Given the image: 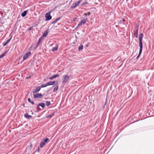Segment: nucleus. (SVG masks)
<instances>
[{
	"label": "nucleus",
	"instance_id": "nucleus-30",
	"mask_svg": "<svg viewBox=\"0 0 154 154\" xmlns=\"http://www.w3.org/2000/svg\"><path fill=\"white\" fill-rule=\"evenodd\" d=\"M61 19V17H59L57 18L55 20L57 22L58 21H59Z\"/></svg>",
	"mask_w": 154,
	"mask_h": 154
},
{
	"label": "nucleus",
	"instance_id": "nucleus-1",
	"mask_svg": "<svg viewBox=\"0 0 154 154\" xmlns=\"http://www.w3.org/2000/svg\"><path fill=\"white\" fill-rule=\"evenodd\" d=\"M143 34L142 33H141L139 35V47L140 49L139 50L142 51V48H143V45L142 42V40L143 38Z\"/></svg>",
	"mask_w": 154,
	"mask_h": 154
},
{
	"label": "nucleus",
	"instance_id": "nucleus-33",
	"mask_svg": "<svg viewBox=\"0 0 154 154\" xmlns=\"http://www.w3.org/2000/svg\"><path fill=\"white\" fill-rule=\"evenodd\" d=\"M39 106H40V103L36 105V107H39Z\"/></svg>",
	"mask_w": 154,
	"mask_h": 154
},
{
	"label": "nucleus",
	"instance_id": "nucleus-6",
	"mask_svg": "<svg viewBox=\"0 0 154 154\" xmlns=\"http://www.w3.org/2000/svg\"><path fill=\"white\" fill-rule=\"evenodd\" d=\"M50 12L46 13L45 14V17L46 20H50L52 18V16L50 15Z\"/></svg>",
	"mask_w": 154,
	"mask_h": 154
},
{
	"label": "nucleus",
	"instance_id": "nucleus-34",
	"mask_svg": "<svg viewBox=\"0 0 154 154\" xmlns=\"http://www.w3.org/2000/svg\"><path fill=\"white\" fill-rule=\"evenodd\" d=\"M87 14L86 13H85L84 14V15H85V16H87Z\"/></svg>",
	"mask_w": 154,
	"mask_h": 154
},
{
	"label": "nucleus",
	"instance_id": "nucleus-11",
	"mask_svg": "<svg viewBox=\"0 0 154 154\" xmlns=\"http://www.w3.org/2000/svg\"><path fill=\"white\" fill-rule=\"evenodd\" d=\"M59 76H60V75L59 74H57L56 75H52L51 77H50L49 78V79L50 80H52V79H54L56 78L59 77Z\"/></svg>",
	"mask_w": 154,
	"mask_h": 154
},
{
	"label": "nucleus",
	"instance_id": "nucleus-23",
	"mask_svg": "<svg viewBox=\"0 0 154 154\" xmlns=\"http://www.w3.org/2000/svg\"><path fill=\"white\" fill-rule=\"evenodd\" d=\"M40 106H41L42 108H44L45 106V104L43 103H40Z\"/></svg>",
	"mask_w": 154,
	"mask_h": 154
},
{
	"label": "nucleus",
	"instance_id": "nucleus-28",
	"mask_svg": "<svg viewBox=\"0 0 154 154\" xmlns=\"http://www.w3.org/2000/svg\"><path fill=\"white\" fill-rule=\"evenodd\" d=\"M87 3H88V2H84L82 3V5H85L87 4Z\"/></svg>",
	"mask_w": 154,
	"mask_h": 154
},
{
	"label": "nucleus",
	"instance_id": "nucleus-14",
	"mask_svg": "<svg viewBox=\"0 0 154 154\" xmlns=\"http://www.w3.org/2000/svg\"><path fill=\"white\" fill-rule=\"evenodd\" d=\"M28 11H24L21 14V16L22 17H24Z\"/></svg>",
	"mask_w": 154,
	"mask_h": 154
},
{
	"label": "nucleus",
	"instance_id": "nucleus-18",
	"mask_svg": "<svg viewBox=\"0 0 154 154\" xmlns=\"http://www.w3.org/2000/svg\"><path fill=\"white\" fill-rule=\"evenodd\" d=\"M24 116L28 119H29L31 117V116L29 115L28 114H25L24 115Z\"/></svg>",
	"mask_w": 154,
	"mask_h": 154
},
{
	"label": "nucleus",
	"instance_id": "nucleus-26",
	"mask_svg": "<svg viewBox=\"0 0 154 154\" xmlns=\"http://www.w3.org/2000/svg\"><path fill=\"white\" fill-rule=\"evenodd\" d=\"M48 86V85L47 84V83L46 84H44L43 85H41V87L42 88H44L47 87Z\"/></svg>",
	"mask_w": 154,
	"mask_h": 154
},
{
	"label": "nucleus",
	"instance_id": "nucleus-22",
	"mask_svg": "<svg viewBox=\"0 0 154 154\" xmlns=\"http://www.w3.org/2000/svg\"><path fill=\"white\" fill-rule=\"evenodd\" d=\"M28 100L29 102L32 104H34V101L33 100H31L30 98H28Z\"/></svg>",
	"mask_w": 154,
	"mask_h": 154
},
{
	"label": "nucleus",
	"instance_id": "nucleus-17",
	"mask_svg": "<svg viewBox=\"0 0 154 154\" xmlns=\"http://www.w3.org/2000/svg\"><path fill=\"white\" fill-rule=\"evenodd\" d=\"M7 52L6 51L3 53L2 55H0V58L3 57L5 56L7 53Z\"/></svg>",
	"mask_w": 154,
	"mask_h": 154
},
{
	"label": "nucleus",
	"instance_id": "nucleus-37",
	"mask_svg": "<svg viewBox=\"0 0 154 154\" xmlns=\"http://www.w3.org/2000/svg\"><path fill=\"white\" fill-rule=\"evenodd\" d=\"M90 14V12H88V15H89Z\"/></svg>",
	"mask_w": 154,
	"mask_h": 154
},
{
	"label": "nucleus",
	"instance_id": "nucleus-8",
	"mask_svg": "<svg viewBox=\"0 0 154 154\" xmlns=\"http://www.w3.org/2000/svg\"><path fill=\"white\" fill-rule=\"evenodd\" d=\"M31 53L30 52H27L25 54L23 57V62L28 57L31 55Z\"/></svg>",
	"mask_w": 154,
	"mask_h": 154
},
{
	"label": "nucleus",
	"instance_id": "nucleus-5",
	"mask_svg": "<svg viewBox=\"0 0 154 154\" xmlns=\"http://www.w3.org/2000/svg\"><path fill=\"white\" fill-rule=\"evenodd\" d=\"M82 1V0H79L78 1L76 2L75 3L72 4L71 6V8H75L79 4L81 3Z\"/></svg>",
	"mask_w": 154,
	"mask_h": 154
},
{
	"label": "nucleus",
	"instance_id": "nucleus-19",
	"mask_svg": "<svg viewBox=\"0 0 154 154\" xmlns=\"http://www.w3.org/2000/svg\"><path fill=\"white\" fill-rule=\"evenodd\" d=\"M58 88V86H57L56 87H55L54 89L53 92H55L56 91H57V90Z\"/></svg>",
	"mask_w": 154,
	"mask_h": 154
},
{
	"label": "nucleus",
	"instance_id": "nucleus-10",
	"mask_svg": "<svg viewBox=\"0 0 154 154\" xmlns=\"http://www.w3.org/2000/svg\"><path fill=\"white\" fill-rule=\"evenodd\" d=\"M41 89V88L39 87H38L36 88V89L33 90L32 92L35 93L39 91Z\"/></svg>",
	"mask_w": 154,
	"mask_h": 154
},
{
	"label": "nucleus",
	"instance_id": "nucleus-38",
	"mask_svg": "<svg viewBox=\"0 0 154 154\" xmlns=\"http://www.w3.org/2000/svg\"><path fill=\"white\" fill-rule=\"evenodd\" d=\"M77 19V18H75L74 19V21H75V20H76Z\"/></svg>",
	"mask_w": 154,
	"mask_h": 154
},
{
	"label": "nucleus",
	"instance_id": "nucleus-39",
	"mask_svg": "<svg viewBox=\"0 0 154 154\" xmlns=\"http://www.w3.org/2000/svg\"><path fill=\"white\" fill-rule=\"evenodd\" d=\"M38 152H39V149L38 150Z\"/></svg>",
	"mask_w": 154,
	"mask_h": 154
},
{
	"label": "nucleus",
	"instance_id": "nucleus-32",
	"mask_svg": "<svg viewBox=\"0 0 154 154\" xmlns=\"http://www.w3.org/2000/svg\"><path fill=\"white\" fill-rule=\"evenodd\" d=\"M32 27H30L28 29V31H29L32 29Z\"/></svg>",
	"mask_w": 154,
	"mask_h": 154
},
{
	"label": "nucleus",
	"instance_id": "nucleus-27",
	"mask_svg": "<svg viewBox=\"0 0 154 154\" xmlns=\"http://www.w3.org/2000/svg\"><path fill=\"white\" fill-rule=\"evenodd\" d=\"M142 51H140L139 50V54L137 55V58H138L140 56V55L142 52Z\"/></svg>",
	"mask_w": 154,
	"mask_h": 154
},
{
	"label": "nucleus",
	"instance_id": "nucleus-24",
	"mask_svg": "<svg viewBox=\"0 0 154 154\" xmlns=\"http://www.w3.org/2000/svg\"><path fill=\"white\" fill-rule=\"evenodd\" d=\"M54 114L53 113L52 114L50 115H48L46 117L47 118H49L50 117L51 118L54 116Z\"/></svg>",
	"mask_w": 154,
	"mask_h": 154
},
{
	"label": "nucleus",
	"instance_id": "nucleus-29",
	"mask_svg": "<svg viewBox=\"0 0 154 154\" xmlns=\"http://www.w3.org/2000/svg\"><path fill=\"white\" fill-rule=\"evenodd\" d=\"M125 21V20L124 19H122L121 20H120V21L121 23H123V22Z\"/></svg>",
	"mask_w": 154,
	"mask_h": 154
},
{
	"label": "nucleus",
	"instance_id": "nucleus-2",
	"mask_svg": "<svg viewBox=\"0 0 154 154\" xmlns=\"http://www.w3.org/2000/svg\"><path fill=\"white\" fill-rule=\"evenodd\" d=\"M49 139L46 138V139H43L40 143V147L41 148H43L45 145L49 141Z\"/></svg>",
	"mask_w": 154,
	"mask_h": 154
},
{
	"label": "nucleus",
	"instance_id": "nucleus-40",
	"mask_svg": "<svg viewBox=\"0 0 154 154\" xmlns=\"http://www.w3.org/2000/svg\"><path fill=\"white\" fill-rule=\"evenodd\" d=\"M86 46H87V47H88V45H86Z\"/></svg>",
	"mask_w": 154,
	"mask_h": 154
},
{
	"label": "nucleus",
	"instance_id": "nucleus-36",
	"mask_svg": "<svg viewBox=\"0 0 154 154\" xmlns=\"http://www.w3.org/2000/svg\"><path fill=\"white\" fill-rule=\"evenodd\" d=\"M38 43H37V45H36V47H35L36 48L38 47Z\"/></svg>",
	"mask_w": 154,
	"mask_h": 154
},
{
	"label": "nucleus",
	"instance_id": "nucleus-20",
	"mask_svg": "<svg viewBox=\"0 0 154 154\" xmlns=\"http://www.w3.org/2000/svg\"><path fill=\"white\" fill-rule=\"evenodd\" d=\"M83 46L82 45H80L79 47V50L81 51L83 49Z\"/></svg>",
	"mask_w": 154,
	"mask_h": 154
},
{
	"label": "nucleus",
	"instance_id": "nucleus-7",
	"mask_svg": "<svg viewBox=\"0 0 154 154\" xmlns=\"http://www.w3.org/2000/svg\"><path fill=\"white\" fill-rule=\"evenodd\" d=\"M138 26H137L135 27L134 30V35L136 38L138 37Z\"/></svg>",
	"mask_w": 154,
	"mask_h": 154
},
{
	"label": "nucleus",
	"instance_id": "nucleus-3",
	"mask_svg": "<svg viewBox=\"0 0 154 154\" xmlns=\"http://www.w3.org/2000/svg\"><path fill=\"white\" fill-rule=\"evenodd\" d=\"M88 21V19L85 18L82 19L81 21H80L78 23L77 26L76 28H78L80 26H82V24H85L86 22Z\"/></svg>",
	"mask_w": 154,
	"mask_h": 154
},
{
	"label": "nucleus",
	"instance_id": "nucleus-35",
	"mask_svg": "<svg viewBox=\"0 0 154 154\" xmlns=\"http://www.w3.org/2000/svg\"><path fill=\"white\" fill-rule=\"evenodd\" d=\"M38 43H37V45H36V47H35L36 48L38 47Z\"/></svg>",
	"mask_w": 154,
	"mask_h": 154
},
{
	"label": "nucleus",
	"instance_id": "nucleus-12",
	"mask_svg": "<svg viewBox=\"0 0 154 154\" xmlns=\"http://www.w3.org/2000/svg\"><path fill=\"white\" fill-rule=\"evenodd\" d=\"M58 45L57 44L56 45V46L54 47H53L52 49V51H56L58 49Z\"/></svg>",
	"mask_w": 154,
	"mask_h": 154
},
{
	"label": "nucleus",
	"instance_id": "nucleus-9",
	"mask_svg": "<svg viewBox=\"0 0 154 154\" xmlns=\"http://www.w3.org/2000/svg\"><path fill=\"white\" fill-rule=\"evenodd\" d=\"M34 97L35 98H42L43 97V95L41 94L37 93L34 95Z\"/></svg>",
	"mask_w": 154,
	"mask_h": 154
},
{
	"label": "nucleus",
	"instance_id": "nucleus-16",
	"mask_svg": "<svg viewBox=\"0 0 154 154\" xmlns=\"http://www.w3.org/2000/svg\"><path fill=\"white\" fill-rule=\"evenodd\" d=\"M55 81L54 82H48L47 83V84L48 85H53L55 83Z\"/></svg>",
	"mask_w": 154,
	"mask_h": 154
},
{
	"label": "nucleus",
	"instance_id": "nucleus-21",
	"mask_svg": "<svg viewBox=\"0 0 154 154\" xmlns=\"http://www.w3.org/2000/svg\"><path fill=\"white\" fill-rule=\"evenodd\" d=\"M51 103L50 101H46V104L47 106H49L50 105Z\"/></svg>",
	"mask_w": 154,
	"mask_h": 154
},
{
	"label": "nucleus",
	"instance_id": "nucleus-25",
	"mask_svg": "<svg viewBox=\"0 0 154 154\" xmlns=\"http://www.w3.org/2000/svg\"><path fill=\"white\" fill-rule=\"evenodd\" d=\"M42 36H41L39 39L38 42V44H39L41 42L42 40Z\"/></svg>",
	"mask_w": 154,
	"mask_h": 154
},
{
	"label": "nucleus",
	"instance_id": "nucleus-15",
	"mask_svg": "<svg viewBox=\"0 0 154 154\" xmlns=\"http://www.w3.org/2000/svg\"><path fill=\"white\" fill-rule=\"evenodd\" d=\"M11 37L9 39H8L6 41V42H5L3 44V46H6L9 42L10 41L11 38Z\"/></svg>",
	"mask_w": 154,
	"mask_h": 154
},
{
	"label": "nucleus",
	"instance_id": "nucleus-13",
	"mask_svg": "<svg viewBox=\"0 0 154 154\" xmlns=\"http://www.w3.org/2000/svg\"><path fill=\"white\" fill-rule=\"evenodd\" d=\"M48 29L42 35V36L43 37L46 36L48 33Z\"/></svg>",
	"mask_w": 154,
	"mask_h": 154
},
{
	"label": "nucleus",
	"instance_id": "nucleus-31",
	"mask_svg": "<svg viewBox=\"0 0 154 154\" xmlns=\"http://www.w3.org/2000/svg\"><path fill=\"white\" fill-rule=\"evenodd\" d=\"M57 22V21L55 20L52 23V24H55Z\"/></svg>",
	"mask_w": 154,
	"mask_h": 154
},
{
	"label": "nucleus",
	"instance_id": "nucleus-4",
	"mask_svg": "<svg viewBox=\"0 0 154 154\" xmlns=\"http://www.w3.org/2000/svg\"><path fill=\"white\" fill-rule=\"evenodd\" d=\"M69 76L67 75H65L63 76V80L62 83H66L69 80Z\"/></svg>",
	"mask_w": 154,
	"mask_h": 154
}]
</instances>
